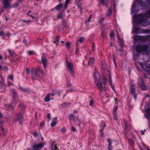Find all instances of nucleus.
Instances as JSON below:
<instances>
[{
  "label": "nucleus",
  "mask_w": 150,
  "mask_h": 150,
  "mask_svg": "<svg viewBox=\"0 0 150 150\" xmlns=\"http://www.w3.org/2000/svg\"><path fill=\"white\" fill-rule=\"evenodd\" d=\"M99 3L102 4L104 5L107 6V0H99Z\"/></svg>",
  "instance_id": "nucleus-26"
},
{
  "label": "nucleus",
  "mask_w": 150,
  "mask_h": 150,
  "mask_svg": "<svg viewBox=\"0 0 150 150\" xmlns=\"http://www.w3.org/2000/svg\"><path fill=\"white\" fill-rule=\"evenodd\" d=\"M3 115L2 114H1L0 112V118H3Z\"/></svg>",
  "instance_id": "nucleus-62"
},
{
  "label": "nucleus",
  "mask_w": 150,
  "mask_h": 150,
  "mask_svg": "<svg viewBox=\"0 0 150 150\" xmlns=\"http://www.w3.org/2000/svg\"><path fill=\"white\" fill-rule=\"evenodd\" d=\"M91 20V17L89 18L88 19L86 22L88 23V22H90Z\"/></svg>",
  "instance_id": "nucleus-61"
},
{
  "label": "nucleus",
  "mask_w": 150,
  "mask_h": 150,
  "mask_svg": "<svg viewBox=\"0 0 150 150\" xmlns=\"http://www.w3.org/2000/svg\"><path fill=\"white\" fill-rule=\"evenodd\" d=\"M26 72L28 73V74H30V69L28 68H27L26 69Z\"/></svg>",
  "instance_id": "nucleus-45"
},
{
  "label": "nucleus",
  "mask_w": 150,
  "mask_h": 150,
  "mask_svg": "<svg viewBox=\"0 0 150 150\" xmlns=\"http://www.w3.org/2000/svg\"><path fill=\"white\" fill-rule=\"evenodd\" d=\"M41 60L43 67L45 68L46 67L47 64L48 62L47 58L45 56H43L42 57Z\"/></svg>",
  "instance_id": "nucleus-15"
},
{
  "label": "nucleus",
  "mask_w": 150,
  "mask_h": 150,
  "mask_svg": "<svg viewBox=\"0 0 150 150\" xmlns=\"http://www.w3.org/2000/svg\"><path fill=\"white\" fill-rule=\"evenodd\" d=\"M61 131L62 132H64L66 131V129H65L64 128H62V129H61Z\"/></svg>",
  "instance_id": "nucleus-56"
},
{
  "label": "nucleus",
  "mask_w": 150,
  "mask_h": 150,
  "mask_svg": "<svg viewBox=\"0 0 150 150\" xmlns=\"http://www.w3.org/2000/svg\"><path fill=\"white\" fill-rule=\"evenodd\" d=\"M37 74L38 73V72H41V74L40 75V77H43L44 76V75L43 74V71L42 70V68L39 67L35 71Z\"/></svg>",
  "instance_id": "nucleus-21"
},
{
  "label": "nucleus",
  "mask_w": 150,
  "mask_h": 150,
  "mask_svg": "<svg viewBox=\"0 0 150 150\" xmlns=\"http://www.w3.org/2000/svg\"><path fill=\"white\" fill-rule=\"evenodd\" d=\"M66 47L67 48H69L70 46V43L69 42H67L66 43Z\"/></svg>",
  "instance_id": "nucleus-40"
},
{
  "label": "nucleus",
  "mask_w": 150,
  "mask_h": 150,
  "mask_svg": "<svg viewBox=\"0 0 150 150\" xmlns=\"http://www.w3.org/2000/svg\"><path fill=\"white\" fill-rule=\"evenodd\" d=\"M101 65L102 69H103L105 70V65L104 63L102 62L101 63Z\"/></svg>",
  "instance_id": "nucleus-39"
},
{
  "label": "nucleus",
  "mask_w": 150,
  "mask_h": 150,
  "mask_svg": "<svg viewBox=\"0 0 150 150\" xmlns=\"http://www.w3.org/2000/svg\"><path fill=\"white\" fill-rule=\"evenodd\" d=\"M147 18L143 14L139 15L136 17H134L133 20V27L132 30L134 34L144 33L147 32V30L138 28L142 25L145 27L149 24L147 21Z\"/></svg>",
  "instance_id": "nucleus-1"
},
{
  "label": "nucleus",
  "mask_w": 150,
  "mask_h": 150,
  "mask_svg": "<svg viewBox=\"0 0 150 150\" xmlns=\"http://www.w3.org/2000/svg\"><path fill=\"white\" fill-rule=\"evenodd\" d=\"M34 135L36 137H39V134L37 132H35L34 134Z\"/></svg>",
  "instance_id": "nucleus-52"
},
{
  "label": "nucleus",
  "mask_w": 150,
  "mask_h": 150,
  "mask_svg": "<svg viewBox=\"0 0 150 150\" xmlns=\"http://www.w3.org/2000/svg\"><path fill=\"white\" fill-rule=\"evenodd\" d=\"M28 53L29 55H31L33 54V51H30L28 52Z\"/></svg>",
  "instance_id": "nucleus-53"
},
{
  "label": "nucleus",
  "mask_w": 150,
  "mask_h": 150,
  "mask_svg": "<svg viewBox=\"0 0 150 150\" xmlns=\"http://www.w3.org/2000/svg\"><path fill=\"white\" fill-rule=\"evenodd\" d=\"M117 109V106H116L113 109V112H116V110Z\"/></svg>",
  "instance_id": "nucleus-48"
},
{
  "label": "nucleus",
  "mask_w": 150,
  "mask_h": 150,
  "mask_svg": "<svg viewBox=\"0 0 150 150\" xmlns=\"http://www.w3.org/2000/svg\"><path fill=\"white\" fill-rule=\"evenodd\" d=\"M114 35V33L113 32H111L110 33V37H112Z\"/></svg>",
  "instance_id": "nucleus-55"
},
{
  "label": "nucleus",
  "mask_w": 150,
  "mask_h": 150,
  "mask_svg": "<svg viewBox=\"0 0 150 150\" xmlns=\"http://www.w3.org/2000/svg\"><path fill=\"white\" fill-rule=\"evenodd\" d=\"M11 105L10 104H7L5 105V108L8 110H13L14 109L13 106L15 105Z\"/></svg>",
  "instance_id": "nucleus-17"
},
{
  "label": "nucleus",
  "mask_w": 150,
  "mask_h": 150,
  "mask_svg": "<svg viewBox=\"0 0 150 150\" xmlns=\"http://www.w3.org/2000/svg\"><path fill=\"white\" fill-rule=\"evenodd\" d=\"M27 42V40L25 39H23V42L24 43H26Z\"/></svg>",
  "instance_id": "nucleus-64"
},
{
  "label": "nucleus",
  "mask_w": 150,
  "mask_h": 150,
  "mask_svg": "<svg viewBox=\"0 0 150 150\" xmlns=\"http://www.w3.org/2000/svg\"><path fill=\"white\" fill-rule=\"evenodd\" d=\"M62 4L61 3L59 4L56 6V8L57 10H59L62 8Z\"/></svg>",
  "instance_id": "nucleus-31"
},
{
  "label": "nucleus",
  "mask_w": 150,
  "mask_h": 150,
  "mask_svg": "<svg viewBox=\"0 0 150 150\" xmlns=\"http://www.w3.org/2000/svg\"><path fill=\"white\" fill-rule=\"evenodd\" d=\"M22 21L23 22L25 23H26L27 24H29V21H28V20L26 21L25 20L23 19L22 20Z\"/></svg>",
  "instance_id": "nucleus-49"
},
{
  "label": "nucleus",
  "mask_w": 150,
  "mask_h": 150,
  "mask_svg": "<svg viewBox=\"0 0 150 150\" xmlns=\"http://www.w3.org/2000/svg\"><path fill=\"white\" fill-rule=\"evenodd\" d=\"M12 95L13 104L14 105H16V103H15L16 102V99H17L18 95L16 92L13 91L12 92Z\"/></svg>",
  "instance_id": "nucleus-16"
},
{
  "label": "nucleus",
  "mask_w": 150,
  "mask_h": 150,
  "mask_svg": "<svg viewBox=\"0 0 150 150\" xmlns=\"http://www.w3.org/2000/svg\"><path fill=\"white\" fill-rule=\"evenodd\" d=\"M144 83V81L143 79L141 78H139L137 84L140 85H142Z\"/></svg>",
  "instance_id": "nucleus-24"
},
{
  "label": "nucleus",
  "mask_w": 150,
  "mask_h": 150,
  "mask_svg": "<svg viewBox=\"0 0 150 150\" xmlns=\"http://www.w3.org/2000/svg\"><path fill=\"white\" fill-rule=\"evenodd\" d=\"M140 88L142 90L145 91L146 90V87L144 83L140 86Z\"/></svg>",
  "instance_id": "nucleus-30"
},
{
  "label": "nucleus",
  "mask_w": 150,
  "mask_h": 150,
  "mask_svg": "<svg viewBox=\"0 0 150 150\" xmlns=\"http://www.w3.org/2000/svg\"><path fill=\"white\" fill-rule=\"evenodd\" d=\"M95 81L98 84L100 81V77L99 74L97 72H95L93 75Z\"/></svg>",
  "instance_id": "nucleus-14"
},
{
  "label": "nucleus",
  "mask_w": 150,
  "mask_h": 150,
  "mask_svg": "<svg viewBox=\"0 0 150 150\" xmlns=\"http://www.w3.org/2000/svg\"><path fill=\"white\" fill-rule=\"evenodd\" d=\"M19 106L23 108H25V106H24L23 103L22 102H21L19 104Z\"/></svg>",
  "instance_id": "nucleus-42"
},
{
  "label": "nucleus",
  "mask_w": 150,
  "mask_h": 150,
  "mask_svg": "<svg viewBox=\"0 0 150 150\" xmlns=\"http://www.w3.org/2000/svg\"><path fill=\"white\" fill-rule=\"evenodd\" d=\"M37 74L35 71H33L32 72L31 78L33 80H35L38 79V76Z\"/></svg>",
  "instance_id": "nucleus-18"
},
{
  "label": "nucleus",
  "mask_w": 150,
  "mask_h": 150,
  "mask_svg": "<svg viewBox=\"0 0 150 150\" xmlns=\"http://www.w3.org/2000/svg\"><path fill=\"white\" fill-rule=\"evenodd\" d=\"M59 38L58 37H56L55 38V41H54V42L55 44H56V45L59 42Z\"/></svg>",
  "instance_id": "nucleus-35"
},
{
  "label": "nucleus",
  "mask_w": 150,
  "mask_h": 150,
  "mask_svg": "<svg viewBox=\"0 0 150 150\" xmlns=\"http://www.w3.org/2000/svg\"><path fill=\"white\" fill-rule=\"evenodd\" d=\"M107 141L108 143V150H112V140L109 139H107Z\"/></svg>",
  "instance_id": "nucleus-19"
},
{
  "label": "nucleus",
  "mask_w": 150,
  "mask_h": 150,
  "mask_svg": "<svg viewBox=\"0 0 150 150\" xmlns=\"http://www.w3.org/2000/svg\"><path fill=\"white\" fill-rule=\"evenodd\" d=\"M117 112H113V118L114 119L116 120H117L118 119L117 118Z\"/></svg>",
  "instance_id": "nucleus-38"
},
{
  "label": "nucleus",
  "mask_w": 150,
  "mask_h": 150,
  "mask_svg": "<svg viewBox=\"0 0 150 150\" xmlns=\"http://www.w3.org/2000/svg\"><path fill=\"white\" fill-rule=\"evenodd\" d=\"M84 40V39L83 37H81L79 40V41L80 43H81Z\"/></svg>",
  "instance_id": "nucleus-41"
},
{
  "label": "nucleus",
  "mask_w": 150,
  "mask_h": 150,
  "mask_svg": "<svg viewBox=\"0 0 150 150\" xmlns=\"http://www.w3.org/2000/svg\"><path fill=\"white\" fill-rule=\"evenodd\" d=\"M71 0H66L65 3L68 4L69 3Z\"/></svg>",
  "instance_id": "nucleus-60"
},
{
  "label": "nucleus",
  "mask_w": 150,
  "mask_h": 150,
  "mask_svg": "<svg viewBox=\"0 0 150 150\" xmlns=\"http://www.w3.org/2000/svg\"><path fill=\"white\" fill-rule=\"evenodd\" d=\"M75 2L78 8L81 9L82 6L81 0H76Z\"/></svg>",
  "instance_id": "nucleus-22"
},
{
  "label": "nucleus",
  "mask_w": 150,
  "mask_h": 150,
  "mask_svg": "<svg viewBox=\"0 0 150 150\" xmlns=\"http://www.w3.org/2000/svg\"><path fill=\"white\" fill-rule=\"evenodd\" d=\"M150 7V0H135L132 7V13H137L140 9H146Z\"/></svg>",
  "instance_id": "nucleus-2"
},
{
  "label": "nucleus",
  "mask_w": 150,
  "mask_h": 150,
  "mask_svg": "<svg viewBox=\"0 0 150 150\" xmlns=\"http://www.w3.org/2000/svg\"><path fill=\"white\" fill-rule=\"evenodd\" d=\"M106 81V79L104 78L100 83V85L99 86V88L101 91H105V85Z\"/></svg>",
  "instance_id": "nucleus-10"
},
{
  "label": "nucleus",
  "mask_w": 150,
  "mask_h": 150,
  "mask_svg": "<svg viewBox=\"0 0 150 150\" xmlns=\"http://www.w3.org/2000/svg\"><path fill=\"white\" fill-rule=\"evenodd\" d=\"M144 109L145 111L148 112L150 110V106L148 104H146L144 106Z\"/></svg>",
  "instance_id": "nucleus-27"
},
{
  "label": "nucleus",
  "mask_w": 150,
  "mask_h": 150,
  "mask_svg": "<svg viewBox=\"0 0 150 150\" xmlns=\"http://www.w3.org/2000/svg\"><path fill=\"white\" fill-rule=\"evenodd\" d=\"M143 14L147 18H149L150 17V9L148 10L146 13H143Z\"/></svg>",
  "instance_id": "nucleus-25"
},
{
  "label": "nucleus",
  "mask_w": 150,
  "mask_h": 150,
  "mask_svg": "<svg viewBox=\"0 0 150 150\" xmlns=\"http://www.w3.org/2000/svg\"><path fill=\"white\" fill-rule=\"evenodd\" d=\"M79 49L78 48H77L76 49V50L75 51V52L76 53H77L79 52Z\"/></svg>",
  "instance_id": "nucleus-63"
},
{
  "label": "nucleus",
  "mask_w": 150,
  "mask_h": 150,
  "mask_svg": "<svg viewBox=\"0 0 150 150\" xmlns=\"http://www.w3.org/2000/svg\"><path fill=\"white\" fill-rule=\"evenodd\" d=\"M8 78L11 80H12L13 79V75L12 74L8 76Z\"/></svg>",
  "instance_id": "nucleus-47"
},
{
  "label": "nucleus",
  "mask_w": 150,
  "mask_h": 150,
  "mask_svg": "<svg viewBox=\"0 0 150 150\" xmlns=\"http://www.w3.org/2000/svg\"><path fill=\"white\" fill-rule=\"evenodd\" d=\"M47 118L49 119V120H50L51 119V115L50 113H48L47 114Z\"/></svg>",
  "instance_id": "nucleus-44"
},
{
  "label": "nucleus",
  "mask_w": 150,
  "mask_h": 150,
  "mask_svg": "<svg viewBox=\"0 0 150 150\" xmlns=\"http://www.w3.org/2000/svg\"><path fill=\"white\" fill-rule=\"evenodd\" d=\"M55 95V93H52V92L48 93L45 96L44 100L45 102H47L50 101V100H53L54 99V96Z\"/></svg>",
  "instance_id": "nucleus-5"
},
{
  "label": "nucleus",
  "mask_w": 150,
  "mask_h": 150,
  "mask_svg": "<svg viewBox=\"0 0 150 150\" xmlns=\"http://www.w3.org/2000/svg\"><path fill=\"white\" fill-rule=\"evenodd\" d=\"M112 13V10L111 9H108L106 13V15L108 16H109L111 15Z\"/></svg>",
  "instance_id": "nucleus-32"
},
{
  "label": "nucleus",
  "mask_w": 150,
  "mask_h": 150,
  "mask_svg": "<svg viewBox=\"0 0 150 150\" xmlns=\"http://www.w3.org/2000/svg\"><path fill=\"white\" fill-rule=\"evenodd\" d=\"M104 20V18H101L100 20V24H101L103 22V21Z\"/></svg>",
  "instance_id": "nucleus-57"
},
{
  "label": "nucleus",
  "mask_w": 150,
  "mask_h": 150,
  "mask_svg": "<svg viewBox=\"0 0 150 150\" xmlns=\"http://www.w3.org/2000/svg\"><path fill=\"white\" fill-rule=\"evenodd\" d=\"M144 117L146 118L147 119L150 120V114L147 113L145 114Z\"/></svg>",
  "instance_id": "nucleus-34"
},
{
  "label": "nucleus",
  "mask_w": 150,
  "mask_h": 150,
  "mask_svg": "<svg viewBox=\"0 0 150 150\" xmlns=\"http://www.w3.org/2000/svg\"><path fill=\"white\" fill-rule=\"evenodd\" d=\"M4 69L6 71H7L8 70V68L6 66H5L4 67Z\"/></svg>",
  "instance_id": "nucleus-59"
},
{
  "label": "nucleus",
  "mask_w": 150,
  "mask_h": 150,
  "mask_svg": "<svg viewBox=\"0 0 150 150\" xmlns=\"http://www.w3.org/2000/svg\"><path fill=\"white\" fill-rule=\"evenodd\" d=\"M57 117H54L51 124V127H53L56 125L57 121Z\"/></svg>",
  "instance_id": "nucleus-20"
},
{
  "label": "nucleus",
  "mask_w": 150,
  "mask_h": 150,
  "mask_svg": "<svg viewBox=\"0 0 150 150\" xmlns=\"http://www.w3.org/2000/svg\"><path fill=\"white\" fill-rule=\"evenodd\" d=\"M67 64V70L69 71L71 74L73 76L74 75V69L73 67V64L70 62H69L67 60L66 61Z\"/></svg>",
  "instance_id": "nucleus-4"
},
{
  "label": "nucleus",
  "mask_w": 150,
  "mask_h": 150,
  "mask_svg": "<svg viewBox=\"0 0 150 150\" xmlns=\"http://www.w3.org/2000/svg\"><path fill=\"white\" fill-rule=\"evenodd\" d=\"M63 17V14L61 13H58L57 14V18L58 19L62 18Z\"/></svg>",
  "instance_id": "nucleus-33"
},
{
  "label": "nucleus",
  "mask_w": 150,
  "mask_h": 150,
  "mask_svg": "<svg viewBox=\"0 0 150 150\" xmlns=\"http://www.w3.org/2000/svg\"><path fill=\"white\" fill-rule=\"evenodd\" d=\"M3 2L5 9L10 8L11 5L9 0H3Z\"/></svg>",
  "instance_id": "nucleus-12"
},
{
  "label": "nucleus",
  "mask_w": 150,
  "mask_h": 150,
  "mask_svg": "<svg viewBox=\"0 0 150 150\" xmlns=\"http://www.w3.org/2000/svg\"><path fill=\"white\" fill-rule=\"evenodd\" d=\"M117 37L118 38L119 42L122 44V43L123 42V41L122 39H120L119 38L118 35Z\"/></svg>",
  "instance_id": "nucleus-43"
},
{
  "label": "nucleus",
  "mask_w": 150,
  "mask_h": 150,
  "mask_svg": "<svg viewBox=\"0 0 150 150\" xmlns=\"http://www.w3.org/2000/svg\"><path fill=\"white\" fill-rule=\"evenodd\" d=\"M95 61L94 58L91 57L90 58L88 62V64L90 65L92 64Z\"/></svg>",
  "instance_id": "nucleus-28"
},
{
  "label": "nucleus",
  "mask_w": 150,
  "mask_h": 150,
  "mask_svg": "<svg viewBox=\"0 0 150 150\" xmlns=\"http://www.w3.org/2000/svg\"><path fill=\"white\" fill-rule=\"evenodd\" d=\"M5 35L4 33L2 31L0 32V35L2 36Z\"/></svg>",
  "instance_id": "nucleus-54"
},
{
  "label": "nucleus",
  "mask_w": 150,
  "mask_h": 150,
  "mask_svg": "<svg viewBox=\"0 0 150 150\" xmlns=\"http://www.w3.org/2000/svg\"><path fill=\"white\" fill-rule=\"evenodd\" d=\"M132 38L133 39L136 41L145 42L150 39V36H143L141 35H134L133 36Z\"/></svg>",
  "instance_id": "nucleus-3"
},
{
  "label": "nucleus",
  "mask_w": 150,
  "mask_h": 150,
  "mask_svg": "<svg viewBox=\"0 0 150 150\" xmlns=\"http://www.w3.org/2000/svg\"><path fill=\"white\" fill-rule=\"evenodd\" d=\"M8 51L10 53L11 56H14L15 54L14 52H11L10 50H8Z\"/></svg>",
  "instance_id": "nucleus-37"
},
{
  "label": "nucleus",
  "mask_w": 150,
  "mask_h": 150,
  "mask_svg": "<svg viewBox=\"0 0 150 150\" xmlns=\"http://www.w3.org/2000/svg\"><path fill=\"white\" fill-rule=\"evenodd\" d=\"M125 123V126L124 127V129L126 132H127L131 129L132 127L130 124H129L126 120H124Z\"/></svg>",
  "instance_id": "nucleus-11"
},
{
  "label": "nucleus",
  "mask_w": 150,
  "mask_h": 150,
  "mask_svg": "<svg viewBox=\"0 0 150 150\" xmlns=\"http://www.w3.org/2000/svg\"><path fill=\"white\" fill-rule=\"evenodd\" d=\"M71 131L74 132L76 131V129L74 127H72L71 128Z\"/></svg>",
  "instance_id": "nucleus-46"
},
{
  "label": "nucleus",
  "mask_w": 150,
  "mask_h": 150,
  "mask_svg": "<svg viewBox=\"0 0 150 150\" xmlns=\"http://www.w3.org/2000/svg\"><path fill=\"white\" fill-rule=\"evenodd\" d=\"M45 125V123L44 122H42L40 124V127H42L43 125Z\"/></svg>",
  "instance_id": "nucleus-58"
},
{
  "label": "nucleus",
  "mask_w": 150,
  "mask_h": 150,
  "mask_svg": "<svg viewBox=\"0 0 150 150\" xmlns=\"http://www.w3.org/2000/svg\"><path fill=\"white\" fill-rule=\"evenodd\" d=\"M16 119L18 120L19 124L21 125L23 122V116L22 114L19 113L16 115Z\"/></svg>",
  "instance_id": "nucleus-13"
},
{
  "label": "nucleus",
  "mask_w": 150,
  "mask_h": 150,
  "mask_svg": "<svg viewBox=\"0 0 150 150\" xmlns=\"http://www.w3.org/2000/svg\"><path fill=\"white\" fill-rule=\"evenodd\" d=\"M44 146V144L42 143L35 144L31 147V150H41Z\"/></svg>",
  "instance_id": "nucleus-8"
},
{
  "label": "nucleus",
  "mask_w": 150,
  "mask_h": 150,
  "mask_svg": "<svg viewBox=\"0 0 150 150\" xmlns=\"http://www.w3.org/2000/svg\"><path fill=\"white\" fill-rule=\"evenodd\" d=\"M130 93L132 96L133 97L134 99L136 100L137 98V94L135 93V85L131 84V88Z\"/></svg>",
  "instance_id": "nucleus-9"
},
{
  "label": "nucleus",
  "mask_w": 150,
  "mask_h": 150,
  "mask_svg": "<svg viewBox=\"0 0 150 150\" xmlns=\"http://www.w3.org/2000/svg\"><path fill=\"white\" fill-rule=\"evenodd\" d=\"M93 99H92L91 100V101L90 102L89 105H92L93 104Z\"/></svg>",
  "instance_id": "nucleus-50"
},
{
  "label": "nucleus",
  "mask_w": 150,
  "mask_h": 150,
  "mask_svg": "<svg viewBox=\"0 0 150 150\" xmlns=\"http://www.w3.org/2000/svg\"><path fill=\"white\" fill-rule=\"evenodd\" d=\"M148 49V47L146 45H139L136 48L137 52L140 53L143 51H146Z\"/></svg>",
  "instance_id": "nucleus-6"
},
{
  "label": "nucleus",
  "mask_w": 150,
  "mask_h": 150,
  "mask_svg": "<svg viewBox=\"0 0 150 150\" xmlns=\"http://www.w3.org/2000/svg\"><path fill=\"white\" fill-rule=\"evenodd\" d=\"M62 91L54 90L53 91V93H55V95L56 94H58L59 97H60V96L59 95V93H62Z\"/></svg>",
  "instance_id": "nucleus-29"
},
{
  "label": "nucleus",
  "mask_w": 150,
  "mask_h": 150,
  "mask_svg": "<svg viewBox=\"0 0 150 150\" xmlns=\"http://www.w3.org/2000/svg\"><path fill=\"white\" fill-rule=\"evenodd\" d=\"M68 4L66 3H65V5H64V9H66L67 8V7L68 6Z\"/></svg>",
  "instance_id": "nucleus-51"
},
{
  "label": "nucleus",
  "mask_w": 150,
  "mask_h": 150,
  "mask_svg": "<svg viewBox=\"0 0 150 150\" xmlns=\"http://www.w3.org/2000/svg\"><path fill=\"white\" fill-rule=\"evenodd\" d=\"M57 149L56 146L54 144H52L51 147V150H56Z\"/></svg>",
  "instance_id": "nucleus-36"
},
{
  "label": "nucleus",
  "mask_w": 150,
  "mask_h": 150,
  "mask_svg": "<svg viewBox=\"0 0 150 150\" xmlns=\"http://www.w3.org/2000/svg\"><path fill=\"white\" fill-rule=\"evenodd\" d=\"M69 118L70 121L73 120L74 121H75L77 120V118L76 117L75 115L72 114L69 115Z\"/></svg>",
  "instance_id": "nucleus-23"
},
{
  "label": "nucleus",
  "mask_w": 150,
  "mask_h": 150,
  "mask_svg": "<svg viewBox=\"0 0 150 150\" xmlns=\"http://www.w3.org/2000/svg\"><path fill=\"white\" fill-rule=\"evenodd\" d=\"M139 64L142 68L145 71L147 72L150 71V64L141 62Z\"/></svg>",
  "instance_id": "nucleus-7"
}]
</instances>
